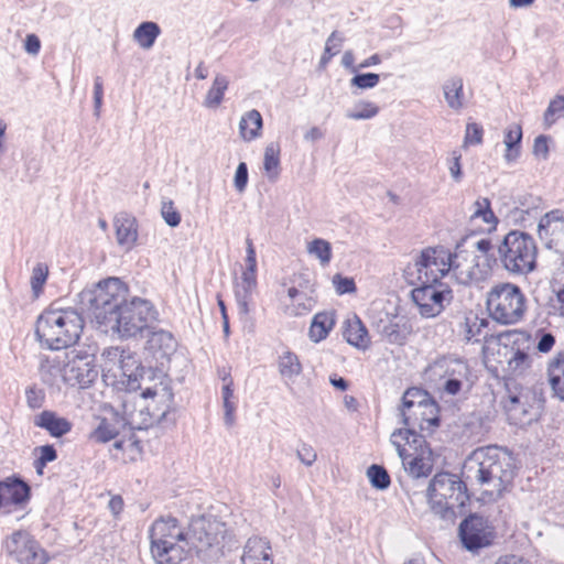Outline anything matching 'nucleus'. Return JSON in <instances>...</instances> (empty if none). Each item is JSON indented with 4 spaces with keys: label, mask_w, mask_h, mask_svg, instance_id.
I'll list each match as a JSON object with an SVG mask.
<instances>
[{
    "label": "nucleus",
    "mask_w": 564,
    "mask_h": 564,
    "mask_svg": "<svg viewBox=\"0 0 564 564\" xmlns=\"http://www.w3.org/2000/svg\"><path fill=\"white\" fill-rule=\"evenodd\" d=\"M462 474L466 481L480 486L484 488V494L491 499H497L512 484L513 458L507 449L501 447H480L466 458Z\"/></svg>",
    "instance_id": "nucleus-1"
},
{
    "label": "nucleus",
    "mask_w": 564,
    "mask_h": 564,
    "mask_svg": "<svg viewBox=\"0 0 564 564\" xmlns=\"http://www.w3.org/2000/svg\"><path fill=\"white\" fill-rule=\"evenodd\" d=\"M84 319L73 310H47L37 318L35 336L48 349L59 350L77 343Z\"/></svg>",
    "instance_id": "nucleus-2"
},
{
    "label": "nucleus",
    "mask_w": 564,
    "mask_h": 564,
    "mask_svg": "<svg viewBox=\"0 0 564 564\" xmlns=\"http://www.w3.org/2000/svg\"><path fill=\"white\" fill-rule=\"evenodd\" d=\"M128 286L119 278L99 282L93 291L82 293V304L98 326H108L113 316L130 300Z\"/></svg>",
    "instance_id": "nucleus-3"
},
{
    "label": "nucleus",
    "mask_w": 564,
    "mask_h": 564,
    "mask_svg": "<svg viewBox=\"0 0 564 564\" xmlns=\"http://www.w3.org/2000/svg\"><path fill=\"white\" fill-rule=\"evenodd\" d=\"M426 499L431 511L442 520L453 522L455 509L466 506L469 500L466 482L457 475L438 473L430 481Z\"/></svg>",
    "instance_id": "nucleus-4"
},
{
    "label": "nucleus",
    "mask_w": 564,
    "mask_h": 564,
    "mask_svg": "<svg viewBox=\"0 0 564 564\" xmlns=\"http://www.w3.org/2000/svg\"><path fill=\"white\" fill-rule=\"evenodd\" d=\"M458 254L444 246L426 247L404 269L410 284L441 282L442 278L459 268Z\"/></svg>",
    "instance_id": "nucleus-5"
},
{
    "label": "nucleus",
    "mask_w": 564,
    "mask_h": 564,
    "mask_svg": "<svg viewBox=\"0 0 564 564\" xmlns=\"http://www.w3.org/2000/svg\"><path fill=\"white\" fill-rule=\"evenodd\" d=\"M402 460L404 470L412 478L427 477L432 473V454L425 437L411 429H397L390 437Z\"/></svg>",
    "instance_id": "nucleus-6"
},
{
    "label": "nucleus",
    "mask_w": 564,
    "mask_h": 564,
    "mask_svg": "<svg viewBox=\"0 0 564 564\" xmlns=\"http://www.w3.org/2000/svg\"><path fill=\"white\" fill-rule=\"evenodd\" d=\"M538 248L534 239L521 230L509 231L498 246L502 268L513 275H527L536 268Z\"/></svg>",
    "instance_id": "nucleus-7"
},
{
    "label": "nucleus",
    "mask_w": 564,
    "mask_h": 564,
    "mask_svg": "<svg viewBox=\"0 0 564 564\" xmlns=\"http://www.w3.org/2000/svg\"><path fill=\"white\" fill-rule=\"evenodd\" d=\"M490 317L501 325L520 323L527 313V297L520 286L510 282L494 285L487 293Z\"/></svg>",
    "instance_id": "nucleus-8"
},
{
    "label": "nucleus",
    "mask_w": 564,
    "mask_h": 564,
    "mask_svg": "<svg viewBox=\"0 0 564 564\" xmlns=\"http://www.w3.org/2000/svg\"><path fill=\"white\" fill-rule=\"evenodd\" d=\"M155 319L156 311L151 302L134 296L121 307L106 327L117 333L120 338H137L142 337Z\"/></svg>",
    "instance_id": "nucleus-9"
},
{
    "label": "nucleus",
    "mask_w": 564,
    "mask_h": 564,
    "mask_svg": "<svg viewBox=\"0 0 564 564\" xmlns=\"http://www.w3.org/2000/svg\"><path fill=\"white\" fill-rule=\"evenodd\" d=\"M221 524L205 518H198L191 523L187 542L191 550L204 562H213L221 555Z\"/></svg>",
    "instance_id": "nucleus-10"
},
{
    "label": "nucleus",
    "mask_w": 564,
    "mask_h": 564,
    "mask_svg": "<svg viewBox=\"0 0 564 564\" xmlns=\"http://www.w3.org/2000/svg\"><path fill=\"white\" fill-rule=\"evenodd\" d=\"M416 284L411 295L423 317L431 318L440 315L453 300L452 289L442 281Z\"/></svg>",
    "instance_id": "nucleus-11"
},
{
    "label": "nucleus",
    "mask_w": 564,
    "mask_h": 564,
    "mask_svg": "<svg viewBox=\"0 0 564 564\" xmlns=\"http://www.w3.org/2000/svg\"><path fill=\"white\" fill-rule=\"evenodd\" d=\"M6 552L19 564H46L48 556L40 543L24 530L13 532L6 540Z\"/></svg>",
    "instance_id": "nucleus-12"
},
{
    "label": "nucleus",
    "mask_w": 564,
    "mask_h": 564,
    "mask_svg": "<svg viewBox=\"0 0 564 564\" xmlns=\"http://www.w3.org/2000/svg\"><path fill=\"white\" fill-rule=\"evenodd\" d=\"M141 397L143 399H153L152 403L147 404L140 410L141 415L144 410L147 411L148 417L141 422L144 427L151 426L154 423H161L170 412L174 398L172 389L162 382L154 388H147Z\"/></svg>",
    "instance_id": "nucleus-13"
},
{
    "label": "nucleus",
    "mask_w": 564,
    "mask_h": 564,
    "mask_svg": "<svg viewBox=\"0 0 564 564\" xmlns=\"http://www.w3.org/2000/svg\"><path fill=\"white\" fill-rule=\"evenodd\" d=\"M151 553L163 554L164 545L176 542H186L187 532L178 524L175 518H161L155 520L150 530Z\"/></svg>",
    "instance_id": "nucleus-14"
},
{
    "label": "nucleus",
    "mask_w": 564,
    "mask_h": 564,
    "mask_svg": "<svg viewBox=\"0 0 564 564\" xmlns=\"http://www.w3.org/2000/svg\"><path fill=\"white\" fill-rule=\"evenodd\" d=\"M459 536L468 551H476L491 544L494 532L484 517L470 514L460 523Z\"/></svg>",
    "instance_id": "nucleus-15"
},
{
    "label": "nucleus",
    "mask_w": 564,
    "mask_h": 564,
    "mask_svg": "<svg viewBox=\"0 0 564 564\" xmlns=\"http://www.w3.org/2000/svg\"><path fill=\"white\" fill-rule=\"evenodd\" d=\"M517 338L511 347H506L507 352V372L510 376H521L532 366V343L531 336L527 332H514Z\"/></svg>",
    "instance_id": "nucleus-16"
},
{
    "label": "nucleus",
    "mask_w": 564,
    "mask_h": 564,
    "mask_svg": "<svg viewBox=\"0 0 564 564\" xmlns=\"http://www.w3.org/2000/svg\"><path fill=\"white\" fill-rule=\"evenodd\" d=\"M538 235L545 248L564 254V216L558 209L546 213L539 221Z\"/></svg>",
    "instance_id": "nucleus-17"
},
{
    "label": "nucleus",
    "mask_w": 564,
    "mask_h": 564,
    "mask_svg": "<svg viewBox=\"0 0 564 564\" xmlns=\"http://www.w3.org/2000/svg\"><path fill=\"white\" fill-rule=\"evenodd\" d=\"M97 377L95 354H86L84 358L69 359L63 367V380L72 387L87 388Z\"/></svg>",
    "instance_id": "nucleus-18"
},
{
    "label": "nucleus",
    "mask_w": 564,
    "mask_h": 564,
    "mask_svg": "<svg viewBox=\"0 0 564 564\" xmlns=\"http://www.w3.org/2000/svg\"><path fill=\"white\" fill-rule=\"evenodd\" d=\"M400 422L405 426L416 432V427L421 432H432L440 425L438 406L435 401L427 402L421 408H400Z\"/></svg>",
    "instance_id": "nucleus-19"
},
{
    "label": "nucleus",
    "mask_w": 564,
    "mask_h": 564,
    "mask_svg": "<svg viewBox=\"0 0 564 564\" xmlns=\"http://www.w3.org/2000/svg\"><path fill=\"white\" fill-rule=\"evenodd\" d=\"M124 414H129V417L122 416L117 412H111L109 416H104L98 426L93 431L90 437L100 443H107L115 440L121 430L127 424L134 425L135 417L133 413H129L127 403L123 404Z\"/></svg>",
    "instance_id": "nucleus-20"
},
{
    "label": "nucleus",
    "mask_w": 564,
    "mask_h": 564,
    "mask_svg": "<svg viewBox=\"0 0 564 564\" xmlns=\"http://www.w3.org/2000/svg\"><path fill=\"white\" fill-rule=\"evenodd\" d=\"M530 393L520 392L511 395L506 405L510 422L518 426H525L535 421L539 416V406L529 403Z\"/></svg>",
    "instance_id": "nucleus-21"
},
{
    "label": "nucleus",
    "mask_w": 564,
    "mask_h": 564,
    "mask_svg": "<svg viewBox=\"0 0 564 564\" xmlns=\"http://www.w3.org/2000/svg\"><path fill=\"white\" fill-rule=\"evenodd\" d=\"M118 367L119 368L113 377L112 383L122 384L127 390L139 389L140 379L144 373V367L141 366L138 357L127 350Z\"/></svg>",
    "instance_id": "nucleus-22"
},
{
    "label": "nucleus",
    "mask_w": 564,
    "mask_h": 564,
    "mask_svg": "<svg viewBox=\"0 0 564 564\" xmlns=\"http://www.w3.org/2000/svg\"><path fill=\"white\" fill-rule=\"evenodd\" d=\"M147 344L148 349L161 366L164 365V360L170 359V357L175 352L177 346L172 333L164 329L152 332Z\"/></svg>",
    "instance_id": "nucleus-23"
},
{
    "label": "nucleus",
    "mask_w": 564,
    "mask_h": 564,
    "mask_svg": "<svg viewBox=\"0 0 564 564\" xmlns=\"http://www.w3.org/2000/svg\"><path fill=\"white\" fill-rule=\"evenodd\" d=\"M33 424L36 427L45 430L52 437L56 438L66 435L73 427L70 421L51 410H44L34 415Z\"/></svg>",
    "instance_id": "nucleus-24"
},
{
    "label": "nucleus",
    "mask_w": 564,
    "mask_h": 564,
    "mask_svg": "<svg viewBox=\"0 0 564 564\" xmlns=\"http://www.w3.org/2000/svg\"><path fill=\"white\" fill-rule=\"evenodd\" d=\"M30 499V487L23 480L9 477L0 481V507L3 505H22Z\"/></svg>",
    "instance_id": "nucleus-25"
},
{
    "label": "nucleus",
    "mask_w": 564,
    "mask_h": 564,
    "mask_svg": "<svg viewBox=\"0 0 564 564\" xmlns=\"http://www.w3.org/2000/svg\"><path fill=\"white\" fill-rule=\"evenodd\" d=\"M116 238L119 246L130 250L138 239V226L135 218L127 213H119L113 219Z\"/></svg>",
    "instance_id": "nucleus-26"
},
{
    "label": "nucleus",
    "mask_w": 564,
    "mask_h": 564,
    "mask_svg": "<svg viewBox=\"0 0 564 564\" xmlns=\"http://www.w3.org/2000/svg\"><path fill=\"white\" fill-rule=\"evenodd\" d=\"M430 371L433 377L445 381L451 378H467L468 366L460 359L443 357L430 367Z\"/></svg>",
    "instance_id": "nucleus-27"
},
{
    "label": "nucleus",
    "mask_w": 564,
    "mask_h": 564,
    "mask_svg": "<svg viewBox=\"0 0 564 564\" xmlns=\"http://www.w3.org/2000/svg\"><path fill=\"white\" fill-rule=\"evenodd\" d=\"M257 276L242 275L235 283V299L241 318L248 317L251 311L253 294L257 290Z\"/></svg>",
    "instance_id": "nucleus-28"
},
{
    "label": "nucleus",
    "mask_w": 564,
    "mask_h": 564,
    "mask_svg": "<svg viewBox=\"0 0 564 564\" xmlns=\"http://www.w3.org/2000/svg\"><path fill=\"white\" fill-rule=\"evenodd\" d=\"M545 375L552 395L564 401V350L547 361Z\"/></svg>",
    "instance_id": "nucleus-29"
},
{
    "label": "nucleus",
    "mask_w": 564,
    "mask_h": 564,
    "mask_svg": "<svg viewBox=\"0 0 564 564\" xmlns=\"http://www.w3.org/2000/svg\"><path fill=\"white\" fill-rule=\"evenodd\" d=\"M242 564H273L269 543L258 536L250 538L241 555Z\"/></svg>",
    "instance_id": "nucleus-30"
},
{
    "label": "nucleus",
    "mask_w": 564,
    "mask_h": 564,
    "mask_svg": "<svg viewBox=\"0 0 564 564\" xmlns=\"http://www.w3.org/2000/svg\"><path fill=\"white\" fill-rule=\"evenodd\" d=\"M343 334L347 343L351 346L366 349L370 345L368 330L357 315H354L345 322Z\"/></svg>",
    "instance_id": "nucleus-31"
},
{
    "label": "nucleus",
    "mask_w": 564,
    "mask_h": 564,
    "mask_svg": "<svg viewBox=\"0 0 564 564\" xmlns=\"http://www.w3.org/2000/svg\"><path fill=\"white\" fill-rule=\"evenodd\" d=\"M378 332L390 344L402 345L411 333V328L402 317L397 321H380L378 324Z\"/></svg>",
    "instance_id": "nucleus-32"
},
{
    "label": "nucleus",
    "mask_w": 564,
    "mask_h": 564,
    "mask_svg": "<svg viewBox=\"0 0 564 564\" xmlns=\"http://www.w3.org/2000/svg\"><path fill=\"white\" fill-rule=\"evenodd\" d=\"M335 326V313L334 312H319L314 315L310 326V338L314 343H319L325 339L329 332Z\"/></svg>",
    "instance_id": "nucleus-33"
},
{
    "label": "nucleus",
    "mask_w": 564,
    "mask_h": 564,
    "mask_svg": "<svg viewBox=\"0 0 564 564\" xmlns=\"http://www.w3.org/2000/svg\"><path fill=\"white\" fill-rule=\"evenodd\" d=\"M263 120L257 109L247 111L240 119L239 133L245 141H252L261 134Z\"/></svg>",
    "instance_id": "nucleus-34"
},
{
    "label": "nucleus",
    "mask_w": 564,
    "mask_h": 564,
    "mask_svg": "<svg viewBox=\"0 0 564 564\" xmlns=\"http://www.w3.org/2000/svg\"><path fill=\"white\" fill-rule=\"evenodd\" d=\"M443 91L451 109L460 110L464 107V82L460 76L449 77L443 85Z\"/></svg>",
    "instance_id": "nucleus-35"
},
{
    "label": "nucleus",
    "mask_w": 564,
    "mask_h": 564,
    "mask_svg": "<svg viewBox=\"0 0 564 564\" xmlns=\"http://www.w3.org/2000/svg\"><path fill=\"white\" fill-rule=\"evenodd\" d=\"M522 127L518 123L509 126L505 131V159L508 163L514 162L521 153Z\"/></svg>",
    "instance_id": "nucleus-36"
},
{
    "label": "nucleus",
    "mask_w": 564,
    "mask_h": 564,
    "mask_svg": "<svg viewBox=\"0 0 564 564\" xmlns=\"http://www.w3.org/2000/svg\"><path fill=\"white\" fill-rule=\"evenodd\" d=\"M278 369L280 376L286 383H293L301 375L303 368L297 355L288 350L279 357Z\"/></svg>",
    "instance_id": "nucleus-37"
},
{
    "label": "nucleus",
    "mask_w": 564,
    "mask_h": 564,
    "mask_svg": "<svg viewBox=\"0 0 564 564\" xmlns=\"http://www.w3.org/2000/svg\"><path fill=\"white\" fill-rule=\"evenodd\" d=\"M160 34L161 28L156 22L144 21L135 28L133 39L142 48L149 50L154 45Z\"/></svg>",
    "instance_id": "nucleus-38"
},
{
    "label": "nucleus",
    "mask_w": 564,
    "mask_h": 564,
    "mask_svg": "<svg viewBox=\"0 0 564 564\" xmlns=\"http://www.w3.org/2000/svg\"><path fill=\"white\" fill-rule=\"evenodd\" d=\"M221 379L225 382L221 390L223 406L225 410L224 421L225 424L230 427L235 424V412L237 409L236 402L234 401V381L229 373H225Z\"/></svg>",
    "instance_id": "nucleus-39"
},
{
    "label": "nucleus",
    "mask_w": 564,
    "mask_h": 564,
    "mask_svg": "<svg viewBox=\"0 0 564 564\" xmlns=\"http://www.w3.org/2000/svg\"><path fill=\"white\" fill-rule=\"evenodd\" d=\"M229 80L223 74H217L214 78L212 87L208 89L205 99L204 107L215 109L224 100L225 91L228 89Z\"/></svg>",
    "instance_id": "nucleus-40"
},
{
    "label": "nucleus",
    "mask_w": 564,
    "mask_h": 564,
    "mask_svg": "<svg viewBox=\"0 0 564 564\" xmlns=\"http://www.w3.org/2000/svg\"><path fill=\"white\" fill-rule=\"evenodd\" d=\"M127 350L120 348V347H108L106 348L102 354V371L105 378H112L115 377L118 366L120 365V361L122 357H124Z\"/></svg>",
    "instance_id": "nucleus-41"
},
{
    "label": "nucleus",
    "mask_w": 564,
    "mask_h": 564,
    "mask_svg": "<svg viewBox=\"0 0 564 564\" xmlns=\"http://www.w3.org/2000/svg\"><path fill=\"white\" fill-rule=\"evenodd\" d=\"M544 307L547 316L564 317V283L557 289L553 288Z\"/></svg>",
    "instance_id": "nucleus-42"
},
{
    "label": "nucleus",
    "mask_w": 564,
    "mask_h": 564,
    "mask_svg": "<svg viewBox=\"0 0 564 564\" xmlns=\"http://www.w3.org/2000/svg\"><path fill=\"white\" fill-rule=\"evenodd\" d=\"M316 300L314 295L304 293L285 307V314L289 316H303L308 314L314 308Z\"/></svg>",
    "instance_id": "nucleus-43"
},
{
    "label": "nucleus",
    "mask_w": 564,
    "mask_h": 564,
    "mask_svg": "<svg viewBox=\"0 0 564 564\" xmlns=\"http://www.w3.org/2000/svg\"><path fill=\"white\" fill-rule=\"evenodd\" d=\"M39 370L44 382L53 384L57 376L63 377V368L56 359H51L47 356L40 357Z\"/></svg>",
    "instance_id": "nucleus-44"
},
{
    "label": "nucleus",
    "mask_w": 564,
    "mask_h": 564,
    "mask_svg": "<svg viewBox=\"0 0 564 564\" xmlns=\"http://www.w3.org/2000/svg\"><path fill=\"white\" fill-rule=\"evenodd\" d=\"M280 147L278 143L271 142L265 147L263 169L269 176H278L280 173Z\"/></svg>",
    "instance_id": "nucleus-45"
},
{
    "label": "nucleus",
    "mask_w": 564,
    "mask_h": 564,
    "mask_svg": "<svg viewBox=\"0 0 564 564\" xmlns=\"http://www.w3.org/2000/svg\"><path fill=\"white\" fill-rule=\"evenodd\" d=\"M473 208L470 219L481 218L489 226V229L496 226L498 219L491 210L490 202L487 198L476 200Z\"/></svg>",
    "instance_id": "nucleus-46"
},
{
    "label": "nucleus",
    "mask_w": 564,
    "mask_h": 564,
    "mask_svg": "<svg viewBox=\"0 0 564 564\" xmlns=\"http://www.w3.org/2000/svg\"><path fill=\"white\" fill-rule=\"evenodd\" d=\"M427 402H433L430 394L423 389L413 387L404 392L400 408H421Z\"/></svg>",
    "instance_id": "nucleus-47"
},
{
    "label": "nucleus",
    "mask_w": 564,
    "mask_h": 564,
    "mask_svg": "<svg viewBox=\"0 0 564 564\" xmlns=\"http://www.w3.org/2000/svg\"><path fill=\"white\" fill-rule=\"evenodd\" d=\"M307 252L316 257L322 265H327L332 260V246L322 238L312 240L307 246Z\"/></svg>",
    "instance_id": "nucleus-48"
},
{
    "label": "nucleus",
    "mask_w": 564,
    "mask_h": 564,
    "mask_svg": "<svg viewBox=\"0 0 564 564\" xmlns=\"http://www.w3.org/2000/svg\"><path fill=\"white\" fill-rule=\"evenodd\" d=\"M379 113V107L367 100H360L355 105V109L348 111L346 117L352 120H367Z\"/></svg>",
    "instance_id": "nucleus-49"
},
{
    "label": "nucleus",
    "mask_w": 564,
    "mask_h": 564,
    "mask_svg": "<svg viewBox=\"0 0 564 564\" xmlns=\"http://www.w3.org/2000/svg\"><path fill=\"white\" fill-rule=\"evenodd\" d=\"M367 476L372 487L379 490L387 489L391 479L384 467L373 464L367 469Z\"/></svg>",
    "instance_id": "nucleus-50"
},
{
    "label": "nucleus",
    "mask_w": 564,
    "mask_h": 564,
    "mask_svg": "<svg viewBox=\"0 0 564 564\" xmlns=\"http://www.w3.org/2000/svg\"><path fill=\"white\" fill-rule=\"evenodd\" d=\"M355 75L349 80L351 88L361 90L371 89L376 87L380 82V75L377 73H354Z\"/></svg>",
    "instance_id": "nucleus-51"
},
{
    "label": "nucleus",
    "mask_w": 564,
    "mask_h": 564,
    "mask_svg": "<svg viewBox=\"0 0 564 564\" xmlns=\"http://www.w3.org/2000/svg\"><path fill=\"white\" fill-rule=\"evenodd\" d=\"M344 37L337 32L333 31L326 40L324 53L321 57L319 65L325 66L329 63L333 56H335L340 48Z\"/></svg>",
    "instance_id": "nucleus-52"
},
{
    "label": "nucleus",
    "mask_w": 564,
    "mask_h": 564,
    "mask_svg": "<svg viewBox=\"0 0 564 564\" xmlns=\"http://www.w3.org/2000/svg\"><path fill=\"white\" fill-rule=\"evenodd\" d=\"M564 112V96L556 95L549 104L544 112V122L547 127L552 126Z\"/></svg>",
    "instance_id": "nucleus-53"
},
{
    "label": "nucleus",
    "mask_w": 564,
    "mask_h": 564,
    "mask_svg": "<svg viewBox=\"0 0 564 564\" xmlns=\"http://www.w3.org/2000/svg\"><path fill=\"white\" fill-rule=\"evenodd\" d=\"M48 275V268L47 265L43 263H37L33 270L31 275V288L33 293L37 296L42 289L44 283L46 282Z\"/></svg>",
    "instance_id": "nucleus-54"
},
{
    "label": "nucleus",
    "mask_w": 564,
    "mask_h": 564,
    "mask_svg": "<svg viewBox=\"0 0 564 564\" xmlns=\"http://www.w3.org/2000/svg\"><path fill=\"white\" fill-rule=\"evenodd\" d=\"M25 399L30 409H41L45 401V391L36 386H31L25 390Z\"/></svg>",
    "instance_id": "nucleus-55"
},
{
    "label": "nucleus",
    "mask_w": 564,
    "mask_h": 564,
    "mask_svg": "<svg viewBox=\"0 0 564 564\" xmlns=\"http://www.w3.org/2000/svg\"><path fill=\"white\" fill-rule=\"evenodd\" d=\"M161 215L165 223L171 227H176L181 223V215L174 207L171 199H163L161 206Z\"/></svg>",
    "instance_id": "nucleus-56"
},
{
    "label": "nucleus",
    "mask_w": 564,
    "mask_h": 564,
    "mask_svg": "<svg viewBox=\"0 0 564 564\" xmlns=\"http://www.w3.org/2000/svg\"><path fill=\"white\" fill-rule=\"evenodd\" d=\"M482 126L476 122H469L466 126L464 142L468 145H477L482 142Z\"/></svg>",
    "instance_id": "nucleus-57"
},
{
    "label": "nucleus",
    "mask_w": 564,
    "mask_h": 564,
    "mask_svg": "<svg viewBox=\"0 0 564 564\" xmlns=\"http://www.w3.org/2000/svg\"><path fill=\"white\" fill-rule=\"evenodd\" d=\"M538 351L547 354L550 352L555 345V337L553 334L544 332L542 329L538 330L535 334Z\"/></svg>",
    "instance_id": "nucleus-58"
},
{
    "label": "nucleus",
    "mask_w": 564,
    "mask_h": 564,
    "mask_svg": "<svg viewBox=\"0 0 564 564\" xmlns=\"http://www.w3.org/2000/svg\"><path fill=\"white\" fill-rule=\"evenodd\" d=\"M247 243V257H246V269L242 271V275L257 276V259L256 250L251 239L246 240Z\"/></svg>",
    "instance_id": "nucleus-59"
},
{
    "label": "nucleus",
    "mask_w": 564,
    "mask_h": 564,
    "mask_svg": "<svg viewBox=\"0 0 564 564\" xmlns=\"http://www.w3.org/2000/svg\"><path fill=\"white\" fill-rule=\"evenodd\" d=\"M333 284L335 286L336 292L339 295L354 293L356 291V284L354 279L343 276L341 274H335L333 278Z\"/></svg>",
    "instance_id": "nucleus-60"
},
{
    "label": "nucleus",
    "mask_w": 564,
    "mask_h": 564,
    "mask_svg": "<svg viewBox=\"0 0 564 564\" xmlns=\"http://www.w3.org/2000/svg\"><path fill=\"white\" fill-rule=\"evenodd\" d=\"M551 141V137L545 134H540L534 139L533 143V154L538 159L545 160L549 155V143Z\"/></svg>",
    "instance_id": "nucleus-61"
},
{
    "label": "nucleus",
    "mask_w": 564,
    "mask_h": 564,
    "mask_svg": "<svg viewBox=\"0 0 564 564\" xmlns=\"http://www.w3.org/2000/svg\"><path fill=\"white\" fill-rule=\"evenodd\" d=\"M296 456L305 466H312L317 459L314 448L305 443L296 451Z\"/></svg>",
    "instance_id": "nucleus-62"
},
{
    "label": "nucleus",
    "mask_w": 564,
    "mask_h": 564,
    "mask_svg": "<svg viewBox=\"0 0 564 564\" xmlns=\"http://www.w3.org/2000/svg\"><path fill=\"white\" fill-rule=\"evenodd\" d=\"M466 378H451L446 379L445 381H442L441 384L446 393L451 395H456L460 391L463 381Z\"/></svg>",
    "instance_id": "nucleus-63"
},
{
    "label": "nucleus",
    "mask_w": 564,
    "mask_h": 564,
    "mask_svg": "<svg viewBox=\"0 0 564 564\" xmlns=\"http://www.w3.org/2000/svg\"><path fill=\"white\" fill-rule=\"evenodd\" d=\"M40 456L37 457L42 464L54 462L57 458V452L53 445H43L37 447Z\"/></svg>",
    "instance_id": "nucleus-64"
}]
</instances>
